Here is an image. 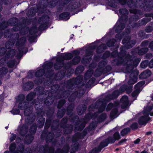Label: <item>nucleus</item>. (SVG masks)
I'll return each mask as SVG.
<instances>
[{"instance_id": "nucleus-1", "label": "nucleus", "mask_w": 153, "mask_h": 153, "mask_svg": "<svg viewBox=\"0 0 153 153\" xmlns=\"http://www.w3.org/2000/svg\"><path fill=\"white\" fill-rule=\"evenodd\" d=\"M81 79L80 77H73L63 83V86L66 88L73 89L75 85H78L80 83Z\"/></svg>"}, {"instance_id": "nucleus-2", "label": "nucleus", "mask_w": 153, "mask_h": 153, "mask_svg": "<svg viewBox=\"0 0 153 153\" xmlns=\"http://www.w3.org/2000/svg\"><path fill=\"white\" fill-rule=\"evenodd\" d=\"M31 107L24 109V114L25 116H27L25 121L28 125H30L34 121L35 118L31 114L32 111Z\"/></svg>"}, {"instance_id": "nucleus-3", "label": "nucleus", "mask_w": 153, "mask_h": 153, "mask_svg": "<svg viewBox=\"0 0 153 153\" xmlns=\"http://www.w3.org/2000/svg\"><path fill=\"white\" fill-rule=\"evenodd\" d=\"M131 37L128 36H126L123 39L122 43L124 45L127 49H130L134 46L136 44L137 41L135 39L131 40Z\"/></svg>"}, {"instance_id": "nucleus-4", "label": "nucleus", "mask_w": 153, "mask_h": 153, "mask_svg": "<svg viewBox=\"0 0 153 153\" xmlns=\"http://www.w3.org/2000/svg\"><path fill=\"white\" fill-rule=\"evenodd\" d=\"M25 99V96L23 94H20L18 96L17 101L19 102L18 107L20 110H23L30 107L28 102L24 101Z\"/></svg>"}, {"instance_id": "nucleus-5", "label": "nucleus", "mask_w": 153, "mask_h": 153, "mask_svg": "<svg viewBox=\"0 0 153 153\" xmlns=\"http://www.w3.org/2000/svg\"><path fill=\"white\" fill-rule=\"evenodd\" d=\"M50 17L48 15H44L41 16L38 19L39 22H41L39 26V29L44 28L45 30L48 27Z\"/></svg>"}, {"instance_id": "nucleus-6", "label": "nucleus", "mask_w": 153, "mask_h": 153, "mask_svg": "<svg viewBox=\"0 0 153 153\" xmlns=\"http://www.w3.org/2000/svg\"><path fill=\"white\" fill-rule=\"evenodd\" d=\"M53 94V93L51 92V94H49L48 96L45 98L44 101V104L45 105L49 106L53 103L55 99H56L58 94L55 95Z\"/></svg>"}, {"instance_id": "nucleus-7", "label": "nucleus", "mask_w": 153, "mask_h": 153, "mask_svg": "<svg viewBox=\"0 0 153 153\" xmlns=\"http://www.w3.org/2000/svg\"><path fill=\"white\" fill-rule=\"evenodd\" d=\"M135 57L133 55L128 53L125 56V59L126 60L129 61L132 63V65L135 67H137L140 61V59L139 58L134 59Z\"/></svg>"}, {"instance_id": "nucleus-8", "label": "nucleus", "mask_w": 153, "mask_h": 153, "mask_svg": "<svg viewBox=\"0 0 153 153\" xmlns=\"http://www.w3.org/2000/svg\"><path fill=\"white\" fill-rule=\"evenodd\" d=\"M58 96L57 99L61 98H66L70 95V92L69 90H65L63 87L60 88L59 90V92L57 93Z\"/></svg>"}, {"instance_id": "nucleus-9", "label": "nucleus", "mask_w": 153, "mask_h": 153, "mask_svg": "<svg viewBox=\"0 0 153 153\" xmlns=\"http://www.w3.org/2000/svg\"><path fill=\"white\" fill-rule=\"evenodd\" d=\"M73 54L74 57L71 61L73 65H75L79 64L80 62L81 58L79 56L80 52L78 50H75L73 51Z\"/></svg>"}, {"instance_id": "nucleus-10", "label": "nucleus", "mask_w": 153, "mask_h": 153, "mask_svg": "<svg viewBox=\"0 0 153 153\" xmlns=\"http://www.w3.org/2000/svg\"><path fill=\"white\" fill-rule=\"evenodd\" d=\"M81 5V4L80 0H77L75 1L69 5L68 8V10L70 12H74L76 10L77 8L79 7Z\"/></svg>"}, {"instance_id": "nucleus-11", "label": "nucleus", "mask_w": 153, "mask_h": 153, "mask_svg": "<svg viewBox=\"0 0 153 153\" xmlns=\"http://www.w3.org/2000/svg\"><path fill=\"white\" fill-rule=\"evenodd\" d=\"M119 12L121 15L119 20L126 22L128 20L127 15L129 13L128 10L125 8H121L119 9Z\"/></svg>"}, {"instance_id": "nucleus-12", "label": "nucleus", "mask_w": 153, "mask_h": 153, "mask_svg": "<svg viewBox=\"0 0 153 153\" xmlns=\"http://www.w3.org/2000/svg\"><path fill=\"white\" fill-rule=\"evenodd\" d=\"M19 133L21 136L25 137L28 130V126L26 123L23 124L21 126H19Z\"/></svg>"}, {"instance_id": "nucleus-13", "label": "nucleus", "mask_w": 153, "mask_h": 153, "mask_svg": "<svg viewBox=\"0 0 153 153\" xmlns=\"http://www.w3.org/2000/svg\"><path fill=\"white\" fill-rule=\"evenodd\" d=\"M56 61L53 65V68L56 70H59L62 68V60L58 56L56 58Z\"/></svg>"}, {"instance_id": "nucleus-14", "label": "nucleus", "mask_w": 153, "mask_h": 153, "mask_svg": "<svg viewBox=\"0 0 153 153\" xmlns=\"http://www.w3.org/2000/svg\"><path fill=\"white\" fill-rule=\"evenodd\" d=\"M70 147L68 144H66L62 149L57 148L55 153H68L70 150Z\"/></svg>"}, {"instance_id": "nucleus-15", "label": "nucleus", "mask_w": 153, "mask_h": 153, "mask_svg": "<svg viewBox=\"0 0 153 153\" xmlns=\"http://www.w3.org/2000/svg\"><path fill=\"white\" fill-rule=\"evenodd\" d=\"M62 54L64 55H61L59 56L62 60H70L73 57L74 54H73V51L72 53L68 52L64 53Z\"/></svg>"}, {"instance_id": "nucleus-16", "label": "nucleus", "mask_w": 153, "mask_h": 153, "mask_svg": "<svg viewBox=\"0 0 153 153\" xmlns=\"http://www.w3.org/2000/svg\"><path fill=\"white\" fill-rule=\"evenodd\" d=\"M34 84L32 81H29L25 83L23 85V89L25 91H28L32 89L34 87Z\"/></svg>"}, {"instance_id": "nucleus-17", "label": "nucleus", "mask_w": 153, "mask_h": 153, "mask_svg": "<svg viewBox=\"0 0 153 153\" xmlns=\"http://www.w3.org/2000/svg\"><path fill=\"white\" fill-rule=\"evenodd\" d=\"M152 74L151 71L147 69L142 72L139 75V78L140 79H147Z\"/></svg>"}, {"instance_id": "nucleus-18", "label": "nucleus", "mask_w": 153, "mask_h": 153, "mask_svg": "<svg viewBox=\"0 0 153 153\" xmlns=\"http://www.w3.org/2000/svg\"><path fill=\"white\" fill-rule=\"evenodd\" d=\"M87 106L85 104H82L78 106L76 109L78 114L79 115H81L83 114L87 109Z\"/></svg>"}, {"instance_id": "nucleus-19", "label": "nucleus", "mask_w": 153, "mask_h": 153, "mask_svg": "<svg viewBox=\"0 0 153 153\" xmlns=\"http://www.w3.org/2000/svg\"><path fill=\"white\" fill-rule=\"evenodd\" d=\"M119 24L117 26L115 29V32L116 33L121 32L125 27V21H121L119 20Z\"/></svg>"}, {"instance_id": "nucleus-20", "label": "nucleus", "mask_w": 153, "mask_h": 153, "mask_svg": "<svg viewBox=\"0 0 153 153\" xmlns=\"http://www.w3.org/2000/svg\"><path fill=\"white\" fill-rule=\"evenodd\" d=\"M129 62V61L126 60L125 62L124 63V65L126 66L125 69L126 73L131 74V73L137 71V69L133 70V69H131V66L132 65V64L131 63H128Z\"/></svg>"}, {"instance_id": "nucleus-21", "label": "nucleus", "mask_w": 153, "mask_h": 153, "mask_svg": "<svg viewBox=\"0 0 153 153\" xmlns=\"http://www.w3.org/2000/svg\"><path fill=\"white\" fill-rule=\"evenodd\" d=\"M63 130V132L65 134H71L73 130V125L70 124H68L64 128H62Z\"/></svg>"}, {"instance_id": "nucleus-22", "label": "nucleus", "mask_w": 153, "mask_h": 153, "mask_svg": "<svg viewBox=\"0 0 153 153\" xmlns=\"http://www.w3.org/2000/svg\"><path fill=\"white\" fill-rule=\"evenodd\" d=\"M112 144L114 143L116 140H119L121 138L120 135L118 131L115 132L113 136L108 137Z\"/></svg>"}, {"instance_id": "nucleus-23", "label": "nucleus", "mask_w": 153, "mask_h": 153, "mask_svg": "<svg viewBox=\"0 0 153 153\" xmlns=\"http://www.w3.org/2000/svg\"><path fill=\"white\" fill-rule=\"evenodd\" d=\"M19 52L16 55L17 59H20L22 56V55L26 54L28 51V48L26 47H23L21 49L18 50Z\"/></svg>"}, {"instance_id": "nucleus-24", "label": "nucleus", "mask_w": 153, "mask_h": 153, "mask_svg": "<svg viewBox=\"0 0 153 153\" xmlns=\"http://www.w3.org/2000/svg\"><path fill=\"white\" fill-rule=\"evenodd\" d=\"M33 134L30 133L26 134L25 136L24 142L27 144H30L32 142L33 139Z\"/></svg>"}, {"instance_id": "nucleus-25", "label": "nucleus", "mask_w": 153, "mask_h": 153, "mask_svg": "<svg viewBox=\"0 0 153 153\" xmlns=\"http://www.w3.org/2000/svg\"><path fill=\"white\" fill-rule=\"evenodd\" d=\"M109 144H112V143L111 142L110 139L108 137L107 138L102 141L100 143L99 145L100 147L102 149L107 146Z\"/></svg>"}, {"instance_id": "nucleus-26", "label": "nucleus", "mask_w": 153, "mask_h": 153, "mask_svg": "<svg viewBox=\"0 0 153 153\" xmlns=\"http://www.w3.org/2000/svg\"><path fill=\"white\" fill-rule=\"evenodd\" d=\"M107 48V46L105 44L102 43L99 46H98L97 48L96 52L97 54H100L104 51Z\"/></svg>"}, {"instance_id": "nucleus-27", "label": "nucleus", "mask_w": 153, "mask_h": 153, "mask_svg": "<svg viewBox=\"0 0 153 153\" xmlns=\"http://www.w3.org/2000/svg\"><path fill=\"white\" fill-rule=\"evenodd\" d=\"M70 14V13L68 12H64L59 14V18L61 20H67L69 19Z\"/></svg>"}, {"instance_id": "nucleus-28", "label": "nucleus", "mask_w": 153, "mask_h": 153, "mask_svg": "<svg viewBox=\"0 0 153 153\" xmlns=\"http://www.w3.org/2000/svg\"><path fill=\"white\" fill-rule=\"evenodd\" d=\"M58 110L56 114L57 117L59 119L62 118L66 113V109L63 108L61 109H58Z\"/></svg>"}, {"instance_id": "nucleus-29", "label": "nucleus", "mask_w": 153, "mask_h": 153, "mask_svg": "<svg viewBox=\"0 0 153 153\" xmlns=\"http://www.w3.org/2000/svg\"><path fill=\"white\" fill-rule=\"evenodd\" d=\"M45 30L43 28L39 29V27L38 28L36 25H35L31 28L29 31V32L30 34L32 35L36 33L38 30L42 31Z\"/></svg>"}, {"instance_id": "nucleus-30", "label": "nucleus", "mask_w": 153, "mask_h": 153, "mask_svg": "<svg viewBox=\"0 0 153 153\" xmlns=\"http://www.w3.org/2000/svg\"><path fill=\"white\" fill-rule=\"evenodd\" d=\"M68 118L67 116L63 117L59 123V126L61 128H64L68 124Z\"/></svg>"}, {"instance_id": "nucleus-31", "label": "nucleus", "mask_w": 153, "mask_h": 153, "mask_svg": "<svg viewBox=\"0 0 153 153\" xmlns=\"http://www.w3.org/2000/svg\"><path fill=\"white\" fill-rule=\"evenodd\" d=\"M45 118L43 117L42 115H41L36 124L38 128H40L43 127L45 122Z\"/></svg>"}, {"instance_id": "nucleus-32", "label": "nucleus", "mask_w": 153, "mask_h": 153, "mask_svg": "<svg viewBox=\"0 0 153 153\" xmlns=\"http://www.w3.org/2000/svg\"><path fill=\"white\" fill-rule=\"evenodd\" d=\"M60 85L58 84H55L53 85L51 87V90L50 92L56 93L59 92V90L60 89Z\"/></svg>"}, {"instance_id": "nucleus-33", "label": "nucleus", "mask_w": 153, "mask_h": 153, "mask_svg": "<svg viewBox=\"0 0 153 153\" xmlns=\"http://www.w3.org/2000/svg\"><path fill=\"white\" fill-rule=\"evenodd\" d=\"M113 61L115 63V64L117 66H120L125 61L124 59L122 57H119L118 59H115L113 60Z\"/></svg>"}, {"instance_id": "nucleus-34", "label": "nucleus", "mask_w": 153, "mask_h": 153, "mask_svg": "<svg viewBox=\"0 0 153 153\" xmlns=\"http://www.w3.org/2000/svg\"><path fill=\"white\" fill-rule=\"evenodd\" d=\"M54 134V133L51 131L49 132V133L46 138L45 139L46 142L47 143H49L53 140Z\"/></svg>"}, {"instance_id": "nucleus-35", "label": "nucleus", "mask_w": 153, "mask_h": 153, "mask_svg": "<svg viewBox=\"0 0 153 153\" xmlns=\"http://www.w3.org/2000/svg\"><path fill=\"white\" fill-rule=\"evenodd\" d=\"M26 41V38L25 37L20 38L19 41H18L16 43V46L21 47L23 46Z\"/></svg>"}, {"instance_id": "nucleus-36", "label": "nucleus", "mask_w": 153, "mask_h": 153, "mask_svg": "<svg viewBox=\"0 0 153 153\" xmlns=\"http://www.w3.org/2000/svg\"><path fill=\"white\" fill-rule=\"evenodd\" d=\"M74 107V105L72 104H70L67 107L66 109V112L67 115H70L72 114Z\"/></svg>"}, {"instance_id": "nucleus-37", "label": "nucleus", "mask_w": 153, "mask_h": 153, "mask_svg": "<svg viewBox=\"0 0 153 153\" xmlns=\"http://www.w3.org/2000/svg\"><path fill=\"white\" fill-rule=\"evenodd\" d=\"M117 40L115 39H111L107 41L105 44L107 46V47L110 48L114 46Z\"/></svg>"}, {"instance_id": "nucleus-38", "label": "nucleus", "mask_w": 153, "mask_h": 153, "mask_svg": "<svg viewBox=\"0 0 153 153\" xmlns=\"http://www.w3.org/2000/svg\"><path fill=\"white\" fill-rule=\"evenodd\" d=\"M38 127L36 124L34 123L32 124L30 126L29 132L30 133L33 135L35 134L37 130V128Z\"/></svg>"}, {"instance_id": "nucleus-39", "label": "nucleus", "mask_w": 153, "mask_h": 153, "mask_svg": "<svg viewBox=\"0 0 153 153\" xmlns=\"http://www.w3.org/2000/svg\"><path fill=\"white\" fill-rule=\"evenodd\" d=\"M52 117H48L46 119L44 128L48 129L52 125Z\"/></svg>"}, {"instance_id": "nucleus-40", "label": "nucleus", "mask_w": 153, "mask_h": 153, "mask_svg": "<svg viewBox=\"0 0 153 153\" xmlns=\"http://www.w3.org/2000/svg\"><path fill=\"white\" fill-rule=\"evenodd\" d=\"M45 70L43 69H40L36 71L35 73L36 77L37 78L40 77L43 75L44 76Z\"/></svg>"}, {"instance_id": "nucleus-41", "label": "nucleus", "mask_w": 153, "mask_h": 153, "mask_svg": "<svg viewBox=\"0 0 153 153\" xmlns=\"http://www.w3.org/2000/svg\"><path fill=\"white\" fill-rule=\"evenodd\" d=\"M62 62L63 65L62 68L63 69L66 70H68L73 65L71 61L66 63H65L64 60H62Z\"/></svg>"}, {"instance_id": "nucleus-42", "label": "nucleus", "mask_w": 153, "mask_h": 153, "mask_svg": "<svg viewBox=\"0 0 153 153\" xmlns=\"http://www.w3.org/2000/svg\"><path fill=\"white\" fill-rule=\"evenodd\" d=\"M80 139H82L80 137V134L79 132H78L75 133L74 135L72 136L71 141L75 143Z\"/></svg>"}, {"instance_id": "nucleus-43", "label": "nucleus", "mask_w": 153, "mask_h": 153, "mask_svg": "<svg viewBox=\"0 0 153 153\" xmlns=\"http://www.w3.org/2000/svg\"><path fill=\"white\" fill-rule=\"evenodd\" d=\"M36 96V93L33 92H30L27 95L26 97V99L28 101L32 100Z\"/></svg>"}, {"instance_id": "nucleus-44", "label": "nucleus", "mask_w": 153, "mask_h": 153, "mask_svg": "<svg viewBox=\"0 0 153 153\" xmlns=\"http://www.w3.org/2000/svg\"><path fill=\"white\" fill-rule=\"evenodd\" d=\"M138 123L140 125H145L147 124L146 116H141L138 119Z\"/></svg>"}, {"instance_id": "nucleus-45", "label": "nucleus", "mask_w": 153, "mask_h": 153, "mask_svg": "<svg viewBox=\"0 0 153 153\" xmlns=\"http://www.w3.org/2000/svg\"><path fill=\"white\" fill-rule=\"evenodd\" d=\"M15 43L14 41L13 40H8L5 43V48L7 49H10L11 48V47L14 45Z\"/></svg>"}, {"instance_id": "nucleus-46", "label": "nucleus", "mask_w": 153, "mask_h": 153, "mask_svg": "<svg viewBox=\"0 0 153 153\" xmlns=\"http://www.w3.org/2000/svg\"><path fill=\"white\" fill-rule=\"evenodd\" d=\"M54 112V109L53 107H49L46 111L47 117H52Z\"/></svg>"}, {"instance_id": "nucleus-47", "label": "nucleus", "mask_w": 153, "mask_h": 153, "mask_svg": "<svg viewBox=\"0 0 153 153\" xmlns=\"http://www.w3.org/2000/svg\"><path fill=\"white\" fill-rule=\"evenodd\" d=\"M106 118V114L105 113H102L98 117L97 120L99 123H100L104 121Z\"/></svg>"}, {"instance_id": "nucleus-48", "label": "nucleus", "mask_w": 153, "mask_h": 153, "mask_svg": "<svg viewBox=\"0 0 153 153\" xmlns=\"http://www.w3.org/2000/svg\"><path fill=\"white\" fill-rule=\"evenodd\" d=\"M16 148V144L14 142H13L10 145L9 150L11 153H18L19 151H15Z\"/></svg>"}, {"instance_id": "nucleus-49", "label": "nucleus", "mask_w": 153, "mask_h": 153, "mask_svg": "<svg viewBox=\"0 0 153 153\" xmlns=\"http://www.w3.org/2000/svg\"><path fill=\"white\" fill-rule=\"evenodd\" d=\"M97 122L96 121L92 122L89 124V126L87 127L88 131H90L94 129L97 126Z\"/></svg>"}, {"instance_id": "nucleus-50", "label": "nucleus", "mask_w": 153, "mask_h": 153, "mask_svg": "<svg viewBox=\"0 0 153 153\" xmlns=\"http://www.w3.org/2000/svg\"><path fill=\"white\" fill-rule=\"evenodd\" d=\"M107 4L112 8H116L117 7V3L114 0H108Z\"/></svg>"}, {"instance_id": "nucleus-51", "label": "nucleus", "mask_w": 153, "mask_h": 153, "mask_svg": "<svg viewBox=\"0 0 153 153\" xmlns=\"http://www.w3.org/2000/svg\"><path fill=\"white\" fill-rule=\"evenodd\" d=\"M8 72V69L5 67H2L0 68V77H2L5 75Z\"/></svg>"}, {"instance_id": "nucleus-52", "label": "nucleus", "mask_w": 153, "mask_h": 153, "mask_svg": "<svg viewBox=\"0 0 153 153\" xmlns=\"http://www.w3.org/2000/svg\"><path fill=\"white\" fill-rule=\"evenodd\" d=\"M53 65V63L52 62H49L44 64L42 66L43 69H51Z\"/></svg>"}, {"instance_id": "nucleus-53", "label": "nucleus", "mask_w": 153, "mask_h": 153, "mask_svg": "<svg viewBox=\"0 0 153 153\" xmlns=\"http://www.w3.org/2000/svg\"><path fill=\"white\" fill-rule=\"evenodd\" d=\"M118 112V110L117 108H115L113 109L110 114V117L111 119H114L117 114Z\"/></svg>"}, {"instance_id": "nucleus-54", "label": "nucleus", "mask_w": 153, "mask_h": 153, "mask_svg": "<svg viewBox=\"0 0 153 153\" xmlns=\"http://www.w3.org/2000/svg\"><path fill=\"white\" fill-rule=\"evenodd\" d=\"M49 148V146L47 144H46L44 146H40L39 147V150L42 151V153H45L46 151H48Z\"/></svg>"}, {"instance_id": "nucleus-55", "label": "nucleus", "mask_w": 153, "mask_h": 153, "mask_svg": "<svg viewBox=\"0 0 153 153\" xmlns=\"http://www.w3.org/2000/svg\"><path fill=\"white\" fill-rule=\"evenodd\" d=\"M153 7V5L152 4L146 3L144 6V8L146 11L150 12L152 10Z\"/></svg>"}, {"instance_id": "nucleus-56", "label": "nucleus", "mask_w": 153, "mask_h": 153, "mask_svg": "<svg viewBox=\"0 0 153 153\" xmlns=\"http://www.w3.org/2000/svg\"><path fill=\"white\" fill-rule=\"evenodd\" d=\"M93 116V114L91 112H88L85 115L83 120L86 122H88L92 118Z\"/></svg>"}, {"instance_id": "nucleus-57", "label": "nucleus", "mask_w": 153, "mask_h": 153, "mask_svg": "<svg viewBox=\"0 0 153 153\" xmlns=\"http://www.w3.org/2000/svg\"><path fill=\"white\" fill-rule=\"evenodd\" d=\"M49 132L48 129L44 128V129L43 130L42 133L41 135V139L43 140L45 139L48 136Z\"/></svg>"}, {"instance_id": "nucleus-58", "label": "nucleus", "mask_w": 153, "mask_h": 153, "mask_svg": "<svg viewBox=\"0 0 153 153\" xmlns=\"http://www.w3.org/2000/svg\"><path fill=\"white\" fill-rule=\"evenodd\" d=\"M145 81L144 80L140 81L138 82L134 86V88H137L140 90V88L145 83Z\"/></svg>"}, {"instance_id": "nucleus-59", "label": "nucleus", "mask_w": 153, "mask_h": 153, "mask_svg": "<svg viewBox=\"0 0 153 153\" xmlns=\"http://www.w3.org/2000/svg\"><path fill=\"white\" fill-rule=\"evenodd\" d=\"M45 72L44 76L46 77H49L53 75V70L52 69H49Z\"/></svg>"}, {"instance_id": "nucleus-60", "label": "nucleus", "mask_w": 153, "mask_h": 153, "mask_svg": "<svg viewBox=\"0 0 153 153\" xmlns=\"http://www.w3.org/2000/svg\"><path fill=\"white\" fill-rule=\"evenodd\" d=\"M8 25L7 22L4 21L0 24V29L2 30H5L6 28Z\"/></svg>"}, {"instance_id": "nucleus-61", "label": "nucleus", "mask_w": 153, "mask_h": 153, "mask_svg": "<svg viewBox=\"0 0 153 153\" xmlns=\"http://www.w3.org/2000/svg\"><path fill=\"white\" fill-rule=\"evenodd\" d=\"M130 131V129L129 128L127 127L123 128L121 131L120 134L122 136H125L127 133H129Z\"/></svg>"}, {"instance_id": "nucleus-62", "label": "nucleus", "mask_w": 153, "mask_h": 153, "mask_svg": "<svg viewBox=\"0 0 153 153\" xmlns=\"http://www.w3.org/2000/svg\"><path fill=\"white\" fill-rule=\"evenodd\" d=\"M149 49L147 48H143L139 49V55H143L146 54L148 51Z\"/></svg>"}, {"instance_id": "nucleus-63", "label": "nucleus", "mask_w": 153, "mask_h": 153, "mask_svg": "<svg viewBox=\"0 0 153 153\" xmlns=\"http://www.w3.org/2000/svg\"><path fill=\"white\" fill-rule=\"evenodd\" d=\"M130 129L132 131H134L139 128L138 124L136 122H134L131 124L130 126Z\"/></svg>"}, {"instance_id": "nucleus-64", "label": "nucleus", "mask_w": 153, "mask_h": 153, "mask_svg": "<svg viewBox=\"0 0 153 153\" xmlns=\"http://www.w3.org/2000/svg\"><path fill=\"white\" fill-rule=\"evenodd\" d=\"M111 53L110 51H105L101 57V59H105L108 58L110 56Z\"/></svg>"}]
</instances>
